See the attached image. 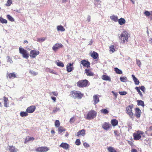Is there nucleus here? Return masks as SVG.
<instances>
[{
  "mask_svg": "<svg viewBox=\"0 0 152 152\" xmlns=\"http://www.w3.org/2000/svg\"><path fill=\"white\" fill-rule=\"evenodd\" d=\"M70 95L74 99H81L83 97V94L79 91L73 90L70 92Z\"/></svg>",
  "mask_w": 152,
  "mask_h": 152,
  "instance_id": "obj_1",
  "label": "nucleus"
},
{
  "mask_svg": "<svg viewBox=\"0 0 152 152\" xmlns=\"http://www.w3.org/2000/svg\"><path fill=\"white\" fill-rule=\"evenodd\" d=\"M96 112L94 110H92L87 112L84 118L87 120H92L96 116Z\"/></svg>",
  "mask_w": 152,
  "mask_h": 152,
  "instance_id": "obj_2",
  "label": "nucleus"
},
{
  "mask_svg": "<svg viewBox=\"0 0 152 152\" xmlns=\"http://www.w3.org/2000/svg\"><path fill=\"white\" fill-rule=\"evenodd\" d=\"M129 34L126 31H123L119 37L121 42L123 44H124L128 41Z\"/></svg>",
  "mask_w": 152,
  "mask_h": 152,
  "instance_id": "obj_3",
  "label": "nucleus"
},
{
  "mask_svg": "<svg viewBox=\"0 0 152 152\" xmlns=\"http://www.w3.org/2000/svg\"><path fill=\"white\" fill-rule=\"evenodd\" d=\"M77 86L79 88H84L88 86L90 83L87 80H80L76 83Z\"/></svg>",
  "mask_w": 152,
  "mask_h": 152,
  "instance_id": "obj_4",
  "label": "nucleus"
},
{
  "mask_svg": "<svg viewBox=\"0 0 152 152\" xmlns=\"http://www.w3.org/2000/svg\"><path fill=\"white\" fill-rule=\"evenodd\" d=\"M133 107V105H129L126 108V113L133 120L134 117L133 113L132 112V109Z\"/></svg>",
  "mask_w": 152,
  "mask_h": 152,
  "instance_id": "obj_5",
  "label": "nucleus"
},
{
  "mask_svg": "<svg viewBox=\"0 0 152 152\" xmlns=\"http://www.w3.org/2000/svg\"><path fill=\"white\" fill-rule=\"evenodd\" d=\"M19 53L22 55L23 58L27 59L29 57V53L28 51L23 48L20 47L19 48Z\"/></svg>",
  "mask_w": 152,
  "mask_h": 152,
  "instance_id": "obj_6",
  "label": "nucleus"
},
{
  "mask_svg": "<svg viewBox=\"0 0 152 152\" xmlns=\"http://www.w3.org/2000/svg\"><path fill=\"white\" fill-rule=\"evenodd\" d=\"M144 134V132L142 131H138L137 133H134L133 134L134 139L135 140H140L141 137V135Z\"/></svg>",
  "mask_w": 152,
  "mask_h": 152,
  "instance_id": "obj_7",
  "label": "nucleus"
},
{
  "mask_svg": "<svg viewBox=\"0 0 152 152\" xmlns=\"http://www.w3.org/2000/svg\"><path fill=\"white\" fill-rule=\"evenodd\" d=\"M49 149L47 147H40L37 148L35 151L37 152H45L48 151Z\"/></svg>",
  "mask_w": 152,
  "mask_h": 152,
  "instance_id": "obj_8",
  "label": "nucleus"
},
{
  "mask_svg": "<svg viewBox=\"0 0 152 152\" xmlns=\"http://www.w3.org/2000/svg\"><path fill=\"white\" fill-rule=\"evenodd\" d=\"M39 53V52L38 51L32 50L30 51L29 56L31 58H34Z\"/></svg>",
  "mask_w": 152,
  "mask_h": 152,
  "instance_id": "obj_9",
  "label": "nucleus"
},
{
  "mask_svg": "<svg viewBox=\"0 0 152 152\" xmlns=\"http://www.w3.org/2000/svg\"><path fill=\"white\" fill-rule=\"evenodd\" d=\"M81 64H82L83 67L88 68L90 67V63L88 61L85 59L82 60L81 61Z\"/></svg>",
  "mask_w": 152,
  "mask_h": 152,
  "instance_id": "obj_10",
  "label": "nucleus"
},
{
  "mask_svg": "<svg viewBox=\"0 0 152 152\" xmlns=\"http://www.w3.org/2000/svg\"><path fill=\"white\" fill-rule=\"evenodd\" d=\"M134 110L135 112V117L137 118H140L141 113V110L139 108L137 107L135 108Z\"/></svg>",
  "mask_w": 152,
  "mask_h": 152,
  "instance_id": "obj_11",
  "label": "nucleus"
},
{
  "mask_svg": "<svg viewBox=\"0 0 152 152\" xmlns=\"http://www.w3.org/2000/svg\"><path fill=\"white\" fill-rule=\"evenodd\" d=\"M17 76V74L15 72H12L11 73H7V78H9V79H14L16 78Z\"/></svg>",
  "mask_w": 152,
  "mask_h": 152,
  "instance_id": "obj_12",
  "label": "nucleus"
},
{
  "mask_svg": "<svg viewBox=\"0 0 152 152\" xmlns=\"http://www.w3.org/2000/svg\"><path fill=\"white\" fill-rule=\"evenodd\" d=\"M35 109L36 107L35 106H31L27 107L26 110V111L28 113H32L35 111Z\"/></svg>",
  "mask_w": 152,
  "mask_h": 152,
  "instance_id": "obj_13",
  "label": "nucleus"
},
{
  "mask_svg": "<svg viewBox=\"0 0 152 152\" xmlns=\"http://www.w3.org/2000/svg\"><path fill=\"white\" fill-rule=\"evenodd\" d=\"M63 47V45L61 44L56 43L53 46L52 48L53 50L56 51L58 49L62 48Z\"/></svg>",
  "mask_w": 152,
  "mask_h": 152,
  "instance_id": "obj_14",
  "label": "nucleus"
},
{
  "mask_svg": "<svg viewBox=\"0 0 152 152\" xmlns=\"http://www.w3.org/2000/svg\"><path fill=\"white\" fill-rule=\"evenodd\" d=\"M111 125L108 123L104 122L102 125V128L105 130H108L111 127Z\"/></svg>",
  "mask_w": 152,
  "mask_h": 152,
  "instance_id": "obj_15",
  "label": "nucleus"
},
{
  "mask_svg": "<svg viewBox=\"0 0 152 152\" xmlns=\"http://www.w3.org/2000/svg\"><path fill=\"white\" fill-rule=\"evenodd\" d=\"M85 74L87 76H93L94 75V73L92 72L90 69H86L85 70Z\"/></svg>",
  "mask_w": 152,
  "mask_h": 152,
  "instance_id": "obj_16",
  "label": "nucleus"
},
{
  "mask_svg": "<svg viewBox=\"0 0 152 152\" xmlns=\"http://www.w3.org/2000/svg\"><path fill=\"white\" fill-rule=\"evenodd\" d=\"M73 63L71 64L70 63H69L66 66V70L68 72H71L73 69Z\"/></svg>",
  "mask_w": 152,
  "mask_h": 152,
  "instance_id": "obj_17",
  "label": "nucleus"
},
{
  "mask_svg": "<svg viewBox=\"0 0 152 152\" xmlns=\"http://www.w3.org/2000/svg\"><path fill=\"white\" fill-rule=\"evenodd\" d=\"M59 146L66 150L69 148L70 147L68 144L65 142H62L60 145Z\"/></svg>",
  "mask_w": 152,
  "mask_h": 152,
  "instance_id": "obj_18",
  "label": "nucleus"
},
{
  "mask_svg": "<svg viewBox=\"0 0 152 152\" xmlns=\"http://www.w3.org/2000/svg\"><path fill=\"white\" fill-rule=\"evenodd\" d=\"M98 96V95H95L93 96L94 104V105H96L99 101V98Z\"/></svg>",
  "mask_w": 152,
  "mask_h": 152,
  "instance_id": "obj_19",
  "label": "nucleus"
},
{
  "mask_svg": "<svg viewBox=\"0 0 152 152\" xmlns=\"http://www.w3.org/2000/svg\"><path fill=\"white\" fill-rule=\"evenodd\" d=\"M91 57L94 59H96L99 58V55L96 52L93 51L91 54Z\"/></svg>",
  "mask_w": 152,
  "mask_h": 152,
  "instance_id": "obj_20",
  "label": "nucleus"
},
{
  "mask_svg": "<svg viewBox=\"0 0 152 152\" xmlns=\"http://www.w3.org/2000/svg\"><path fill=\"white\" fill-rule=\"evenodd\" d=\"M77 136L78 137L80 135L84 136L86 134L85 131L84 129H83L80 130H79L77 133Z\"/></svg>",
  "mask_w": 152,
  "mask_h": 152,
  "instance_id": "obj_21",
  "label": "nucleus"
},
{
  "mask_svg": "<svg viewBox=\"0 0 152 152\" xmlns=\"http://www.w3.org/2000/svg\"><path fill=\"white\" fill-rule=\"evenodd\" d=\"M34 140V138L33 137L27 136L25 140L24 143H26L27 142L32 141H33Z\"/></svg>",
  "mask_w": 152,
  "mask_h": 152,
  "instance_id": "obj_22",
  "label": "nucleus"
},
{
  "mask_svg": "<svg viewBox=\"0 0 152 152\" xmlns=\"http://www.w3.org/2000/svg\"><path fill=\"white\" fill-rule=\"evenodd\" d=\"M102 78L103 80H104L108 81L110 82L111 81V79L110 77L107 75H103L102 76Z\"/></svg>",
  "mask_w": 152,
  "mask_h": 152,
  "instance_id": "obj_23",
  "label": "nucleus"
},
{
  "mask_svg": "<svg viewBox=\"0 0 152 152\" xmlns=\"http://www.w3.org/2000/svg\"><path fill=\"white\" fill-rule=\"evenodd\" d=\"M4 102V106L6 107H8V104L9 103V100L7 97H6L4 96L3 97Z\"/></svg>",
  "mask_w": 152,
  "mask_h": 152,
  "instance_id": "obj_24",
  "label": "nucleus"
},
{
  "mask_svg": "<svg viewBox=\"0 0 152 152\" xmlns=\"http://www.w3.org/2000/svg\"><path fill=\"white\" fill-rule=\"evenodd\" d=\"M111 123L113 126H115L118 125V121L116 119H114L111 120Z\"/></svg>",
  "mask_w": 152,
  "mask_h": 152,
  "instance_id": "obj_25",
  "label": "nucleus"
},
{
  "mask_svg": "<svg viewBox=\"0 0 152 152\" xmlns=\"http://www.w3.org/2000/svg\"><path fill=\"white\" fill-rule=\"evenodd\" d=\"M110 18L112 20L115 22H117L118 21V17L116 15H113L110 16Z\"/></svg>",
  "mask_w": 152,
  "mask_h": 152,
  "instance_id": "obj_26",
  "label": "nucleus"
},
{
  "mask_svg": "<svg viewBox=\"0 0 152 152\" xmlns=\"http://www.w3.org/2000/svg\"><path fill=\"white\" fill-rule=\"evenodd\" d=\"M133 78V80H134V83L136 85H138L139 84L140 82L139 80L135 77V76L133 75H132Z\"/></svg>",
  "mask_w": 152,
  "mask_h": 152,
  "instance_id": "obj_27",
  "label": "nucleus"
},
{
  "mask_svg": "<svg viewBox=\"0 0 152 152\" xmlns=\"http://www.w3.org/2000/svg\"><path fill=\"white\" fill-rule=\"evenodd\" d=\"M118 23L121 25H122L125 24L126 22L125 20L122 18H120L118 20Z\"/></svg>",
  "mask_w": 152,
  "mask_h": 152,
  "instance_id": "obj_28",
  "label": "nucleus"
},
{
  "mask_svg": "<svg viewBox=\"0 0 152 152\" xmlns=\"http://www.w3.org/2000/svg\"><path fill=\"white\" fill-rule=\"evenodd\" d=\"M57 30L58 31H64L65 30V29L61 25L58 26L57 27Z\"/></svg>",
  "mask_w": 152,
  "mask_h": 152,
  "instance_id": "obj_29",
  "label": "nucleus"
},
{
  "mask_svg": "<svg viewBox=\"0 0 152 152\" xmlns=\"http://www.w3.org/2000/svg\"><path fill=\"white\" fill-rule=\"evenodd\" d=\"M134 88L138 92V94H139L140 96L141 97H142L143 95L140 90V89L139 87H135Z\"/></svg>",
  "mask_w": 152,
  "mask_h": 152,
  "instance_id": "obj_30",
  "label": "nucleus"
},
{
  "mask_svg": "<svg viewBox=\"0 0 152 152\" xmlns=\"http://www.w3.org/2000/svg\"><path fill=\"white\" fill-rule=\"evenodd\" d=\"M58 62H56V64L59 66L63 67H64V64L62 62L60 61L59 60L58 61Z\"/></svg>",
  "mask_w": 152,
  "mask_h": 152,
  "instance_id": "obj_31",
  "label": "nucleus"
},
{
  "mask_svg": "<svg viewBox=\"0 0 152 152\" xmlns=\"http://www.w3.org/2000/svg\"><path fill=\"white\" fill-rule=\"evenodd\" d=\"M26 112L22 111L20 113V116L22 117H26L28 115V113Z\"/></svg>",
  "mask_w": 152,
  "mask_h": 152,
  "instance_id": "obj_32",
  "label": "nucleus"
},
{
  "mask_svg": "<svg viewBox=\"0 0 152 152\" xmlns=\"http://www.w3.org/2000/svg\"><path fill=\"white\" fill-rule=\"evenodd\" d=\"M107 150L109 152H117L116 151L114 148L109 147L107 148Z\"/></svg>",
  "mask_w": 152,
  "mask_h": 152,
  "instance_id": "obj_33",
  "label": "nucleus"
},
{
  "mask_svg": "<svg viewBox=\"0 0 152 152\" xmlns=\"http://www.w3.org/2000/svg\"><path fill=\"white\" fill-rule=\"evenodd\" d=\"M114 71L116 73L119 74H121L122 73V71L119 69L118 68L115 67L114 69Z\"/></svg>",
  "mask_w": 152,
  "mask_h": 152,
  "instance_id": "obj_34",
  "label": "nucleus"
},
{
  "mask_svg": "<svg viewBox=\"0 0 152 152\" xmlns=\"http://www.w3.org/2000/svg\"><path fill=\"white\" fill-rule=\"evenodd\" d=\"M66 129L63 127L60 126L58 127V131L60 133H61L62 132L65 131Z\"/></svg>",
  "mask_w": 152,
  "mask_h": 152,
  "instance_id": "obj_35",
  "label": "nucleus"
},
{
  "mask_svg": "<svg viewBox=\"0 0 152 152\" xmlns=\"http://www.w3.org/2000/svg\"><path fill=\"white\" fill-rule=\"evenodd\" d=\"M137 105H141L142 107L144 106V102L142 101L138 100L137 101Z\"/></svg>",
  "mask_w": 152,
  "mask_h": 152,
  "instance_id": "obj_36",
  "label": "nucleus"
},
{
  "mask_svg": "<svg viewBox=\"0 0 152 152\" xmlns=\"http://www.w3.org/2000/svg\"><path fill=\"white\" fill-rule=\"evenodd\" d=\"M0 21L2 23L6 24L7 22L6 19L3 18L1 17H0Z\"/></svg>",
  "mask_w": 152,
  "mask_h": 152,
  "instance_id": "obj_37",
  "label": "nucleus"
},
{
  "mask_svg": "<svg viewBox=\"0 0 152 152\" xmlns=\"http://www.w3.org/2000/svg\"><path fill=\"white\" fill-rule=\"evenodd\" d=\"M9 150L10 152H15L17 151L15 147L13 146L10 147Z\"/></svg>",
  "mask_w": 152,
  "mask_h": 152,
  "instance_id": "obj_38",
  "label": "nucleus"
},
{
  "mask_svg": "<svg viewBox=\"0 0 152 152\" xmlns=\"http://www.w3.org/2000/svg\"><path fill=\"white\" fill-rule=\"evenodd\" d=\"M101 112L104 114H107L109 113L108 111L105 109H103L101 110Z\"/></svg>",
  "mask_w": 152,
  "mask_h": 152,
  "instance_id": "obj_39",
  "label": "nucleus"
},
{
  "mask_svg": "<svg viewBox=\"0 0 152 152\" xmlns=\"http://www.w3.org/2000/svg\"><path fill=\"white\" fill-rule=\"evenodd\" d=\"M110 51L112 53H113L115 51V49L114 48V45H111L109 47Z\"/></svg>",
  "mask_w": 152,
  "mask_h": 152,
  "instance_id": "obj_40",
  "label": "nucleus"
},
{
  "mask_svg": "<svg viewBox=\"0 0 152 152\" xmlns=\"http://www.w3.org/2000/svg\"><path fill=\"white\" fill-rule=\"evenodd\" d=\"M7 18L11 22H13L14 21V18L10 15H7Z\"/></svg>",
  "mask_w": 152,
  "mask_h": 152,
  "instance_id": "obj_41",
  "label": "nucleus"
},
{
  "mask_svg": "<svg viewBox=\"0 0 152 152\" xmlns=\"http://www.w3.org/2000/svg\"><path fill=\"white\" fill-rule=\"evenodd\" d=\"M120 80L121 82H126V81L127 78L126 77H120Z\"/></svg>",
  "mask_w": 152,
  "mask_h": 152,
  "instance_id": "obj_42",
  "label": "nucleus"
},
{
  "mask_svg": "<svg viewBox=\"0 0 152 152\" xmlns=\"http://www.w3.org/2000/svg\"><path fill=\"white\" fill-rule=\"evenodd\" d=\"M60 111V108L58 107H56L55 108H54L53 109V113H55L58 111Z\"/></svg>",
  "mask_w": 152,
  "mask_h": 152,
  "instance_id": "obj_43",
  "label": "nucleus"
},
{
  "mask_svg": "<svg viewBox=\"0 0 152 152\" xmlns=\"http://www.w3.org/2000/svg\"><path fill=\"white\" fill-rule=\"evenodd\" d=\"M12 3V0H8L7 3L5 4V5L6 6H9Z\"/></svg>",
  "mask_w": 152,
  "mask_h": 152,
  "instance_id": "obj_44",
  "label": "nucleus"
},
{
  "mask_svg": "<svg viewBox=\"0 0 152 152\" xmlns=\"http://www.w3.org/2000/svg\"><path fill=\"white\" fill-rule=\"evenodd\" d=\"M55 125L56 127H59V126L60 125V123L59 121L58 120H56V121Z\"/></svg>",
  "mask_w": 152,
  "mask_h": 152,
  "instance_id": "obj_45",
  "label": "nucleus"
},
{
  "mask_svg": "<svg viewBox=\"0 0 152 152\" xmlns=\"http://www.w3.org/2000/svg\"><path fill=\"white\" fill-rule=\"evenodd\" d=\"M29 72L30 74L34 76L38 74V73L37 72H34L32 70H30Z\"/></svg>",
  "mask_w": 152,
  "mask_h": 152,
  "instance_id": "obj_46",
  "label": "nucleus"
},
{
  "mask_svg": "<svg viewBox=\"0 0 152 152\" xmlns=\"http://www.w3.org/2000/svg\"><path fill=\"white\" fill-rule=\"evenodd\" d=\"M46 39L45 38H40L37 39V41L39 42H42L44 41Z\"/></svg>",
  "mask_w": 152,
  "mask_h": 152,
  "instance_id": "obj_47",
  "label": "nucleus"
},
{
  "mask_svg": "<svg viewBox=\"0 0 152 152\" xmlns=\"http://www.w3.org/2000/svg\"><path fill=\"white\" fill-rule=\"evenodd\" d=\"M7 58L8 62H10V63H13V61L11 58L9 56H7Z\"/></svg>",
  "mask_w": 152,
  "mask_h": 152,
  "instance_id": "obj_48",
  "label": "nucleus"
},
{
  "mask_svg": "<svg viewBox=\"0 0 152 152\" xmlns=\"http://www.w3.org/2000/svg\"><path fill=\"white\" fill-rule=\"evenodd\" d=\"M80 141L79 139H77L75 142V144L77 145H79L80 144Z\"/></svg>",
  "mask_w": 152,
  "mask_h": 152,
  "instance_id": "obj_49",
  "label": "nucleus"
},
{
  "mask_svg": "<svg viewBox=\"0 0 152 152\" xmlns=\"http://www.w3.org/2000/svg\"><path fill=\"white\" fill-rule=\"evenodd\" d=\"M75 121V117L74 116L72 117L70 120H69V122L72 124V123H73Z\"/></svg>",
  "mask_w": 152,
  "mask_h": 152,
  "instance_id": "obj_50",
  "label": "nucleus"
},
{
  "mask_svg": "<svg viewBox=\"0 0 152 152\" xmlns=\"http://www.w3.org/2000/svg\"><path fill=\"white\" fill-rule=\"evenodd\" d=\"M136 63L139 66V67H140L141 66V63L140 60L137 59Z\"/></svg>",
  "mask_w": 152,
  "mask_h": 152,
  "instance_id": "obj_51",
  "label": "nucleus"
},
{
  "mask_svg": "<svg viewBox=\"0 0 152 152\" xmlns=\"http://www.w3.org/2000/svg\"><path fill=\"white\" fill-rule=\"evenodd\" d=\"M144 14L146 16H149L151 14L150 12H149L147 11H146L145 12Z\"/></svg>",
  "mask_w": 152,
  "mask_h": 152,
  "instance_id": "obj_52",
  "label": "nucleus"
},
{
  "mask_svg": "<svg viewBox=\"0 0 152 152\" xmlns=\"http://www.w3.org/2000/svg\"><path fill=\"white\" fill-rule=\"evenodd\" d=\"M119 94L121 95H124L127 94V92L126 91H121L119 92Z\"/></svg>",
  "mask_w": 152,
  "mask_h": 152,
  "instance_id": "obj_53",
  "label": "nucleus"
},
{
  "mask_svg": "<svg viewBox=\"0 0 152 152\" xmlns=\"http://www.w3.org/2000/svg\"><path fill=\"white\" fill-rule=\"evenodd\" d=\"M140 89L143 92H145V87L144 86H142L139 87Z\"/></svg>",
  "mask_w": 152,
  "mask_h": 152,
  "instance_id": "obj_54",
  "label": "nucleus"
},
{
  "mask_svg": "<svg viewBox=\"0 0 152 152\" xmlns=\"http://www.w3.org/2000/svg\"><path fill=\"white\" fill-rule=\"evenodd\" d=\"M128 143L131 146H132L134 145L133 142L132 141L128 140L127 141Z\"/></svg>",
  "mask_w": 152,
  "mask_h": 152,
  "instance_id": "obj_55",
  "label": "nucleus"
},
{
  "mask_svg": "<svg viewBox=\"0 0 152 152\" xmlns=\"http://www.w3.org/2000/svg\"><path fill=\"white\" fill-rule=\"evenodd\" d=\"M83 145L85 148L88 147L90 146L86 142L84 143H83Z\"/></svg>",
  "mask_w": 152,
  "mask_h": 152,
  "instance_id": "obj_56",
  "label": "nucleus"
},
{
  "mask_svg": "<svg viewBox=\"0 0 152 152\" xmlns=\"http://www.w3.org/2000/svg\"><path fill=\"white\" fill-rule=\"evenodd\" d=\"M114 133L115 136H119V133L117 130H115Z\"/></svg>",
  "mask_w": 152,
  "mask_h": 152,
  "instance_id": "obj_57",
  "label": "nucleus"
},
{
  "mask_svg": "<svg viewBox=\"0 0 152 152\" xmlns=\"http://www.w3.org/2000/svg\"><path fill=\"white\" fill-rule=\"evenodd\" d=\"M51 93L54 96H57L58 95V93L57 91L52 92Z\"/></svg>",
  "mask_w": 152,
  "mask_h": 152,
  "instance_id": "obj_58",
  "label": "nucleus"
},
{
  "mask_svg": "<svg viewBox=\"0 0 152 152\" xmlns=\"http://www.w3.org/2000/svg\"><path fill=\"white\" fill-rule=\"evenodd\" d=\"M100 2L101 1L100 0H95V3L96 4H99Z\"/></svg>",
  "mask_w": 152,
  "mask_h": 152,
  "instance_id": "obj_59",
  "label": "nucleus"
},
{
  "mask_svg": "<svg viewBox=\"0 0 152 152\" xmlns=\"http://www.w3.org/2000/svg\"><path fill=\"white\" fill-rule=\"evenodd\" d=\"M51 98L54 101V102H55L56 101V97H52Z\"/></svg>",
  "mask_w": 152,
  "mask_h": 152,
  "instance_id": "obj_60",
  "label": "nucleus"
},
{
  "mask_svg": "<svg viewBox=\"0 0 152 152\" xmlns=\"http://www.w3.org/2000/svg\"><path fill=\"white\" fill-rule=\"evenodd\" d=\"M131 152H137V151L136 149H132L131 151Z\"/></svg>",
  "mask_w": 152,
  "mask_h": 152,
  "instance_id": "obj_61",
  "label": "nucleus"
},
{
  "mask_svg": "<svg viewBox=\"0 0 152 152\" xmlns=\"http://www.w3.org/2000/svg\"><path fill=\"white\" fill-rule=\"evenodd\" d=\"M149 129L150 131H152V126H150L149 127ZM151 135L152 136V133L151 134Z\"/></svg>",
  "mask_w": 152,
  "mask_h": 152,
  "instance_id": "obj_62",
  "label": "nucleus"
},
{
  "mask_svg": "<svg viewBox=\"0 0 152 152\" xmlns=\"http://www.w3.org/2000/svg\"><path fill=\"white\" fill-rule=\"evenodd\" d=\"M91 18L90 17H88L87 19V20L88 22L90 21Z\"/></svg>",
  "mask_w": 152,
  "mask_h": 152,
  "instance_id": "obj_63",
  "label": "nucleus"
},
{
  "mask_svg": "<svg viewBox=\"0 0 152 152\" xmlns=\"http://www.w3.org/2000/svg\"><path fill=\"white\" fill-rule=\"evenodd\" d=\"M149 42L150 43H152V38H151L149 40Z\"/></svg>",
  "mask_w": 152,
  "mask_h": 152,
  "instance_id": "obj_64",
  "label": "nucleus"
}]
</instances>
